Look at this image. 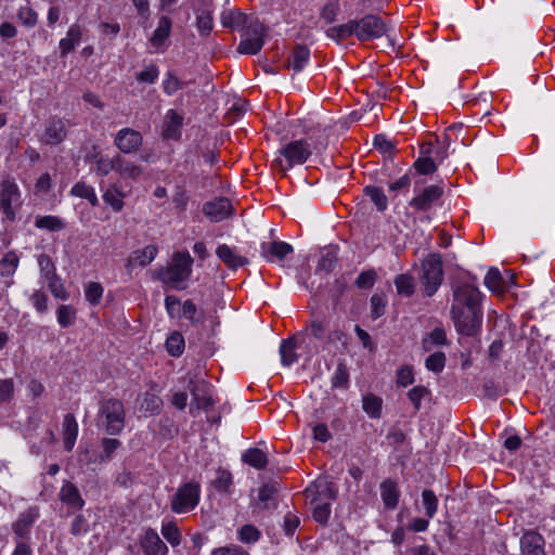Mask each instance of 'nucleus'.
Here are the masks:
<instances>
[{
	"label": "nucleus",
	"instance_id": "nucleus-31",
	"mask_svg": "<svg viewBox=\"0 0 555 555\" xmlns=\"http://www.w3.org/2000/svg\"><path fill=\"white\" fill-rule=\"evenodd\" d=\"M505 279L502 276L499 269L494 267L489 269L485 278V284L492 293L505 292Z\"/></svg>",
	"mask_w": 555,
	"mask_h": 555
},
{
	"label": "nucleus",
	"instance_id": "nucleus-62",
	"mask_svg": "<svg viewBox=\"0 0 555 555\" xmlns=\"http://www.w3.org/2000/svg\"><path fill=\"white\" fill-rule=\"evenodd\" d=\"M414 383L413 367L411 365H403L397 371V385L400 387H408Z\"/></svg>",
	"mask_w": 555,
	"mask_h": 555
},
{
	"label": "nucleus",
	"instance_id": "nucleus-44",
	"mask_svg": "<svg viewBox=\"0 0 555 555\" xmlns=\"http://www.w3.org/2000/svg\"><path fill=\"white\" fill-rule=\"evenodd\" d=\"M414 169L420 175H431L437 170V165L435 163V159L431 156H421L418 157L414 164Z\"/></svg>",
	"mask_w": 555,
	"mask_h": 555
},
{
	"label": "nucleus",
	"instance_id": "nucleus-53",
	"mask_svg": "<svg viewBox=\"0 0 555 555\" xmlns=\"http://www.w3.org/2000/svg\"><path fill=\"white\" fill-rule=\"evenodd\" d=\"M162 404L163 401L158 396L146 392L141 403V409L145 412H150L151 414H157L160 411Z\"/></svg>",
	"mask_w": 555,
	"mask_h": 555
},
{
	"label": "nucleus",
	"instance_id": "nucleus-61",
	"mask_svg": "<svg viewBox=\"0 0 555 555\" xmlns=\"http://www.w3.org/2000/svg\"><path fill=\"white\" fill-rule=\"evenodd\" d=\"M377 274L374 270H365L362 271L358 278L354 281V284L358 288L367 289L372 288L375 281H376Z\"/></svg>",
	"mask_w": 555,
	"mask_h": 555
},
{
	"label": "nucleus",
	"instance_id": "nucleus-21",
	"mask_svg": "<svg viewBox=\"0 0 555 555\" xmlns=\"http://www.w3.org/2000/svg\"><path fill=\"white\" fill-rule=\"evenodd\" d=\"M380 496L386 509H395L398 505L400 491L395 480L388 478L380 483Z\"/></svg>",
	"mask_w": 555,
	"mask_h": 555
},
{
	"label": "nucleus",
	"instance_id": "nucleus-1",
	"mask_svg": "<svg viewBox=\"0 0 555 555\" xmlns=\"http://www.w3.org/2000/svg\"><path fill=\"white\" fill-rule=\"evenodd\" d=\"M193 258L188 251H176L171 264L157 271V279L176 289H184L192 273Z\"/></svg>",
	"mask_w": 555,
	"mask_h": 555
},
{
	"label": "nucleus",
	"instance_id": "nucleus-6",
	"mask_svg": "<svg viewBox=\"0 0 555 555\" xmlns=\"http://www.w3.org/2000/svg\"><path fill=\"white\" fill-rule=\"evenodd\" d=\"M199 501V485L186 482L182 485L172 496L170 507L175 513L192 511Z\"/></svg>",
	"mask_w": 555,
	"mask_h": 555
},
{
	"label": "nucleus",
	"instance_id": "nucleus-19",
	"mask_svg": "<svg viewBox=\"0 0 555 555\" xmlns=\"http://www.w3.org/2000/svg\"><path fill=\"white\" fill-rule=\"evenodd\" d=\"M293 246L285 242H263L261 244V255L268 260H283L288 254L293 253Z\"/></svg>",
	"mask_w": 555,
	"mask_h": 555
},
{
	"label": "nucleus",
	"instance_id": "nucleus-58",
	"mask_svg": "<svg viewBox=\"0 0 555 555\" xmlns=\"http://www.w3.org/2000/svg\"><path fill=\"white\" fill-rule=\"evenodd\" d=\"M48 286L55 298L62 300H67L69 298V294L66 292L64 284L62 283L59 275L48 279Z\"/></svg>",
	"mask_w": 555,
	"mask_h": 555
},
{
	"label": "nucleus",
	"instance_id": "nucleus-63",
	"mask_svg": "<svg viewBox=\"0 0 555 555\" xmlns=\"http://www.w3.org/2000/svg\"><path fill=\"white\" fill-rule=\"evenodd\" d=\"M38 263L40 267V271L43 274V276L48 280L52 276L57 275L55 272L54 263L50 256L42 254L38 258Z\"/></svg>",
	"mask_w": 555,
	"mask_h": 555
},
{
	"label": "nucleus",
	"instance_id": "nucleus-27",
	"mask_svg": "<svg viewBox=\"0 0 555 555\" xmlns=\"http://www.w3.org/2000/svg\"><path fill=\"white\" fill-rule=\"evenodd\" d=\"M242 461L257 469H264L268 465L266 453L258 448H250L242 455Z\"/></svg>",
	"mask_w": 555,
	"mask_h": 555
},
{
	"label": "nucleus",
	"instance_id": "nucleus-30",
	"mask_svg": "<svg viewBox=\"0 0 555 555\" xmlns=\"http://www.w3.org/2000/svg\"><path fill=\"white\" fill-rule=\"evenodd\" d=\"M168 122L164 130V135L167 139L177 140L180 137V128L182 126L183 118L176 111L170 109L167 114Z\"/></svg>",
	"mask_w": 555,
	"mask_h": 555
},
{
	"label": "nucleus",
	"instance_id": "nucleus-35",
	"mask_svg": "<svg viewBox=\"0 0 555 555\" xmlns=\"http://www.w3.org/2000/svg\"><path fill=\"white\" fill-rule=\"evenodd\" d=\"M263 43L264 41L261 37H243L237 47V52L254 55L262 49Z\"/></svg>",
	"mask_w": 555,
	"mask_h": 555
},
{
	"label": "nucleus",
	"instance_id": "nucleus-5",
	"mask_svg": "<svg viewBox=\"0 0 555 555\" xmlns=\"http://www.w3.org/2000/svg\"><path fill=\"white\" fill-rule=\"evenodd\" d=\"M451 315L459 333L466 336H475L481 325V308L460 309L451 308Z\"/></svg>",
	"mask_w": 555,
	"mask_h": 555
},
{
	"label": "nucleus",
	"instance_id": "nucleus-28",
	"mask_svg": "<svg viewBox=\"0 0 555 555\" xmlns=\"http://www.w3.org/2000/svg\"><path fill=\"white\" fill-rule=\"evenodd\" d=\"M248 15L238 11V10H228L223 11L221 15V23L224 27L234 29V28H243V26L247 23Z\"/></svg>",
	"mask_w": 555,
	"mask_h": 555
},
{
	"label": "nucleus",
	"instance_id": "nucleus-13",
	"mask_svg": "<svg viewBox=\"0 0 555 555\" xmlns=\"http://www.w3.org/2000/svg\"><path fill=\"white\" fill-rule=\"evenodd\" d=\"M544 546L545 540L537 531L528 530L520 538L521 555H546Z\"/></svg>",
	"mask_w": 555,
	"mask_h": 555
},
{
	"label": "nucleus",
	"instance_id": "nucleus-47",
	"mask_svg": "<svg viewBox=\"0 0 555 555\" xmlns=\"http://www.w3.org/2000/svg\"><path fill=\"white\" fill-rule=\"evenodd\" d=\"M246 22L247 23L242 28V37H263L264 28L258 18L248 16Z\"/></svg>",
	"mask_w": 555,
	"mask_h": 555
},
{
	"label": "nucleus",
	"instance_id": "nucleus-34",
	"mask_svg": "<svg viewBox=\"0 0 555 555\" xmlns=\"http://www.w3.org/2000/svg\"><path fill=\"white\" fill-rule=\"evenodd\" d=\"M295 348H296L295 336L283 340V343L280 346L281 361H282L283 365L289 366L291 364H293L294 362L297 361V354L295 352Z\"/></svg>",
	"mask_w": 555,
	"mask_h": 555
},
{
	"label": "nucleus",
	"instance_id": "nucleus-60",
	"mask_svg": "<svg viewBox=\"0 0 555 555\" xmlns=\"http://www.w3.org/2000/svg\"><path fill=\"white\" fill-rule=\"evenodd\" d=\"M429 393V389L425 386H415L409 390L408 398L414 405L415 411L420 410L422 400Z\"/></svg>",
	"mask_w": 555,
	"mask_h": 555
},
{
	"label": "nucleus",
	"instance_id": "nucleus-3",
	"mask_svg": "<svg viewBox=\"0 0 555 555\" xmlns=\"http://www.w3.org/2000/svg\"><path fill=\"white\" fill-rule=\"evenodd\" d=\"M100 414L105 416L108 435H118L124 429L126 412L120 400L111 398L102 401Z\"/></svg>",
	"mask_w": 555,
	"mask_h": 555
},
{
	"label": "nucleus",
	"instance_id": "nucleus-59",
	"mask_svg": "<svg viewBox=\"0 0 555 555\" xmlns=\"http://www.w3.org/2000/svg\"><path fill=\"white\" fill-rule=\"evenodd\" d=\"M103 453L100 455L101 462L109 461L114 452L121 446V442L115 438L102 439Z\"/></svg>",
	"mask_w": 555,
	"mask_h": 555
},
{
	"label": "nucleus",
	"instance_id": "nucleus-41",
	"mask_svg": "<svg viewBox=\"0 0 555 555\" xmlns=\"http://www.w3.org/2000/svg\"><path fill=\"white\" fill-rule=\"evenodd\" d=\"M364 193L375 204L378 211H384L387 208V197L384 191L374 185H369L364 189Z\"/></svg>",
	"mask_w": 555,
	"mask_h": 555
},
{
	"label": "nucleus",
	"instance_id": "nucleus-18",
	"mask_svg": "<svg viewBox=\"0 0 555 555\" xmlns=\"http://www.w3.org/2000/svg\"><path fill=\"white\" fill-rule=\"evenodd\" d=\"M310 60V50L306 44H296L285 60V67L295 74L301 72Z\"/></svg>",
	"mask_w": 555,
	"mask_h": 555
},
{
	"label": "nucleus",
	"instance_id": "nucleus-25",
	"mask_svg": "<svg viewBox=\"0 0 555 555\" xmlns=\"http://www.w3.org/2000/svg\"><path fill=\"white\" fill-rule=\"evenodd\" d=\"M117 167L116 172L122 178V179H132L137 180L142 175L143 169L135 165L132 162H129L125 157H122L120 154H117Z\"/></svg>",
	"mask_w": 555,
	"mask_h": 555
},
{
	"label": "nucleus",
	"instance_id": "nucleus-7",
	"mask_svg": "<svg viewBox=\"0 0 555 555\" xmlns=\"http://www.w3.org/2000/svg\"><path fill=\"white\" fill-rule=\"evenodd\" d=\"M356 37L360 41L380 38L386 33V25L383 20L374 14L365 15L360 20H354Z\"/></svg>",
	"mask_w": 555,
	"mask_h": 555
},
{
	"label": "nucleus",
	"instance_id": "nucleus-11",
	"mask_svg": "<svg viewBox=\"0 0 555 555\" xmlns=\"http://www.w3.org/2000/svg\"><path fill=\"white\" fill-rule=\"evenodd\" d=\"M188 389L192 395L191 406L195 405L199 410L214 405V400L209 393V385L205 380L194 382L191 379Z\"/></svg>",
	"mask_w": 555,
	"mask_h": 555
},
{
	"label": "nucleus",
	"instance_id": "nucleus-55",
	"mask_svg": "<svg viewBox=\"0 0 555 555\" xmlns=\"http://www.w3.org/2000/svg\"><path fill=\"white\" fill-rule=\"evenodd\" d=\"M35 224L39 229H48L50 231H61L64 228L63 221L54 216L37 218Z\"/></svg>",
	"mask_w": 555,
	"mask_h": 555
},
{
	"label": "nucleus",
	"instance_id": "nucleus-45",
	"mask_svg": "<svg viewBox=\"0 0 555 555\" xmlns=\"http://www.w3.org/2000/svg\"><path fill=\"white\" fill-rule=\"evenodd\" d=\"M76 310L68 305H62L57 309V322L62 327H69L75 323Z\"/></svg>",
	"mask_w": 555,
	"mask_h": 555
},
{
	"label": "nucleus",
	"instance_id": "nucleus-33",
	"mask_svg": "<svg viewBox=\"0 0 555 555\" xmlns=\"http://www.w3.org/2000/svg\"><path fill=\"white\" fill-rule=\"evenodd\" d=\"M352 35H356L354 20L339 26L331 27L326 30V36L337 42Z\"/></svg>",
	"mask_w": 555,
	"mask_h": 555
},
{
	"label": "nucleus",
	"instance_id": "nucleus-9",
	"mask_svg": "<svg viewBox=\"0 0 555 555\" xmlns=\"http://www.w3.org/2000/svg\"><path fill=\"white\" fill-rule=\"evenodd\" d=\"M305 492L308 498H311V503H314L322 499L336 500L338 491L333 481L328 480L327 477H323L312 482Z\"/></svg>",
	"mask_w": 555,
	"mask_h": 555
},
{
	"label": "nucleus",
	"instance_id": "nucleus-24",
	"mask_svg": "<svg viewBox=\"0 0 555 555\" xmlns=\"http://www.w3.org/2000/svg\"><path fill=\"white\" fill-rule=\"evenodd\" d=\"M217 256L228 266V268L236 270L248 263V259L242 256H237L233 250L225 244L220 245L216 250Z\"/></svg>",
	"mask_w": 555,
	"mask_h": 555
},
{
	"label": "nucleus",
	"instance_id": "nucleus-39",
	"mask_svg": "<svg viewBox=\"0 0 555 555\" xmlns=\"http://www.w3.org/2000/svg\"><path fill=\"white\" fill-rule=\"evenodd\" d=\"M399 295L411 297L414 294V279L410 274H399L395 279Z\"/></svg>",
	"mask_w": 555,
	"mask_h": 555
},
{
	"label": "nucleus",
	"instance_id": "nucleus-8",
	"mask_svg": "<svg viewBox=\"0 0 555 555\" xmlns=\"http://www.w3.org/2000/svg\"><path fill=\"white\" fill-rule=\"evenodd\" d=\"M481 293L472 284H462L453 291L452 308L477 309L481 305Z\"/></svg>",
	"mask_w": 555,
	"mask_h": 555
},
{
	"label": "nucleus",
	"instance_id": "nucleus-56",
	"mask_svg": "<svg viewBox=\"0 0 555 555\" xmlns=\"http://www.w3.org/2000/svg\"><path fill=\"white\" fill-rule=\"evenodd\" d=\"M339 12V2L338 0H331L324 4L321 9L320 17L324 20L327 24H332L336 21L337 14Z\"/></svg>",
	"mask_w": 555,
	"mask_h": 555
},
{
	"label": "nucleus",
	"instance_id": "nucleus-4",
	"mask_svg": "<svg viewBox=\"0 0 555 555\" xmlns=\"http://www.w3.org/2000/svg\"><path fill=\"white\" fill-rule=\"evenodd\" d=\"M422 281L427 296H433L442 282V260L439 254H430L422 263Z\"/></svg>",
	"mask_w": 555,
	"mask_h": 555
},
{
	"label": "nucleus",
	"instance_id": "nucleus-54",
	"mask_svg": "<svg viewBox=\"0 0 555 555\" xmlns=\"http://www.w3.org/2000/svg\"><path fill=\"white\" fill-rule=\"evenodd\" d=\"M196 26L203 36H208L212 29V16L209 11L202 10L196 16Z\"/></svg>",
	"mask_w": 555,
	"mask_h": 555
},
{
	"label": "nucleus",
	"instance_id": "nucleus-46",
	"mask_svg": "<svg viewBox=\"0 0 555 555\" xmlns=\"http://www.w3.org/2000/svg\"><path fill=\"white\" fill-rule=\"evenodd\" d=\"M371 318L376 320L385 314L386 311V299L383 293H375L371 299Z\"/></svg>",
	"mask_w": 555,
	"mask_h": 555
},
{
	"label": "nucleus",
	"instance_id": "nucleus-57",
	"mask_svg": "<svg viewBox=\"0 0 555 555\" xmlns=\"http://www.w3.org/2000/svg\"><path fill=\"white\" fill-rule=\"evenodd\" d=\"M103 295V286L99 282H89L86 289V299L93 306L100 304Z\"/></svg>",
	"mask_w": 555,
	"mask_h": 555
},
{
	"label": "nucleus",
	"instance_id": "nucleus-14",
	"mask_svg": "<svg viewBox=\"0 0 555 555\" xmlns=\"http://www.w3.org/2000/svg\"><path fill=\"white\" fill-rule=\"evenodd\" d=\"M443 194V189L439 185H429L423 190L421 194L412 198L410 206L416 210H428L433 204Z\"/></svg>",
	"mask_w": 555,
	"mask_h": 555
},
{
	"label": "nucleus",
	"instance_id": "nucleus-17",
	"mask_svg": "<svg viewBox=\"0 0 555 555\" xmlns=\"http://www.w3.org/2000/svg\"><path fill=\"white\" fill-rule=\"evenodd\" d=\"M141 546L145 555H166L168 547L162 541L157 532L149 528L141 540Z\"/></svg>",
	"mask_w": 555,
	"mask_h": 555
},
{
	"label": "nucleus",
	"instance_id": "nucleus-64",
	"mask_svg": "<svg viewBox=\"0 0 555 555\" xmlns=\"http://www.w3.org/2000/svg\"><path fill=\"white\" fill-rule=\"evenodd\" d=\"M232 485V474L229 470L219 469L218 476L214 481V487L218 491H228Z\"/></svg>",
	"mask_w": 555,
	"mask_h": 555
},
{
	"label": "nucleus",
	"instance_id": "nucleus-23",
	"mask_svg": "<svg viewBox=\"0 0 555 555\" xmlns=\"http://www.w3.org/2000/svg\"><path fill=\"white\" fill-rule=\"evenodd\" d=\"M63 436H64V449L72 451L77 436H78V424L74 414L68 413L64 416L63 421Z\"/></svg>",
	"mask_w": 555,
	"mask_h": 555
},
{
	"label": "nucleus",
	"instance_id": "nucleus-51",
	"mask_svg": "<svg viewBox=\"0 0 555 555\" xmlns=\"http://www.w3.org/2000/svg\"><path fill=\"white\" fill-rule=\"evenodd\" d=\"M422 500H423V505H424L426 515L429 518L434 517V515L437 512V506H438V500H437V496L434 493V491L429 490V489H425L422 492Z\"/></svg>",
	"mask_w": 555,
	"mask_h": 555
},
{
	"label": "nucleus",
	"instance_id": "nucleus-37",
	"mask_svg": "<svg viewBox=\"0 0 555 555\" xmlns=\"http://www.w3.org/2000/svg\"><path fill=\"white\" fill-rule=\"evenodd\" d=\"M18 261L20 259L15 251H8L0 260V274L7 278L13 275L18 266Z\"/></svg>",
	"mask_w": 555,
	"mask_h": 555
},
{
	"label": "nucleus",
	"instance_id": "nucleus-36",
	"mask_svg": "<svg viewBox=\"0 0 555 555\" xmlns=\"http://www.w3.org/2000/svg\"><path fill=\"white\" fill-rule=\"evenodd\" d=\"M278 493V486L276 482H268L264 483L260 489L258 493L259 502L263 504V508H270V502L273 501L272 507H276V502L274 501V496Z\"/></svg>",
	"mask_w": 555,
	"mask_h": 555
},
{
	"label": "nucleus",
	"instance_id": "nucleus-12",
	"mask_svg": "<svg viewBox=\"0 0 555 555\" xmlns=\"http://www.w3.org/2000/svg\"><path fill=\"white\" fill-rule=\"evenodd\" d=\"M20 197L17 185L10 181L4 180L1 185L0 192V208L8 219L14 220L15 212L12 208V204Z\"/></svg>",
	"mask_w": 555,
	"mask_h": 555
},
{
	"label": "nucleus",
	"instance_id": "nucleus-50",
	"mask_svg": "<svg viewBox=\"0 0 555 555\" xmlns=\"http://www.w3.org/2000/svg\"><path fill=\"white\" fill-rule=\"evenodd\" d=\"M349 382V373L344 362L337 364L336 372L332 377L333 388H347Z\"/></svg>",
	"mask_w": 555,
	"mask_h": 555
},
{
	"label": "nucleus",
	"instance_id": "nucleus-42",
	"mask_svg": "<svg viewBox=\"0 0 555 555\" xmlns=\"http://www.w3.org/2000/svg\"><path fill=\"white\" fill-rule=\"evenodd\" d=\"M182 317L190 320L192 324H202L204 322V312L198 311L192 300H185L182 305Z\"/></svg>",
	"mask_w": 555,
	"mask_h": 555
},
{
	"label": "nucleus",
	"instance_id": "nucleus-22",
	"mask_svg": "<svg viewBox=\"0 0 555 555\" xmlns=\"http://www.w3.org/2000/svg\"><path fill=\"white\" fill-rule=\"evenodd\" d=\"M157 255V247L147 245L143 249L134 250L128 258L126 268L129 270L134 266L145 267L151 263Z\"/></svg>",
	"mask_w": 555,
	"mask_h": 555
},
{
	"label": "nucleus",
	"instance_id": "nucleus-48",
	"mask_svg": "<svg viewBox=\"0 0 555 555\" xmlns=\"http://www.w3.org/2000/svg\"><path fill=\"white\" fill-rule=\"evenodd\" d=\"M446 365V354L442 351H437L427 357L425 366L428 371L440 373Z\"/></svg>",
	"mask_w": 555,
	"mask_h": 555
},
{
	"label": "nucleus",
	"instance_id": "nucleus-10",
	"mask_svg": "<svg viewBox=\"0 0 555 555\" xmlns=\"http://www.w3.org/2000/svg\"><path fill=\"white\" fill-rule=\"evenodd\" d=\"M142 134L131 128L120 129L114 140L115 145L120 152L131 154L137 152L142 145Z\"/></svg>",
	"mask_w": 555,
	"mask_h": 555
},
{
	"label": "nucleus",
	"instance_id": "nucleus-26",
	"mask_svg": "<svg viewBox=\"0 0 555 555\" xmlns=\"http://www.w3.org/2000/svg\"><path fill=\"white\" fill-rule=\"evenodd\" d=\"M172 21L168 16H162L158 21V26L155 29L152 38L151 43L155 48H159L164 44L166 39L169 37L171 31Z\"/></svg>",
	"mask_w": 555,
	"mask_h": 555
},
{
	"label": "nucleus",
	"instance_id": "nucleus-40",
	"mask_svg": "<svg viewBox=\"0 0 555 555\" xmlns=\"http://www.w3.org/2000/svg\"><path fill=\"white\" fill-rule=\"evenodd\" d=\"M184 346V338L179 332H173L166 340V349L172 357H179L182 354Z\"/></svg>",
	"mask_w": 555,
	"mask_h": 555
},
{
	"label": "nucleus",
	"instance_id": "nucleus-49",
	"mask_svg": "<svg viewBox=\"0 0 555 555\" xmlns=\"http://www.w3.org/2000/svg\"><path fill=\"white\" fill-rule=\"evenodd\" d=\"M117 154L113 158L100 156L96 158V175L100 177L107 176L112 170L116 171Z\"/></svg>",
	"mask_w": 555,
	"mask_h": 555
},
{
	"label": "nucleus",
	"instance_id": "nucleus-20",
	"mask_svg": "<svg viewBox=\"0 0 555 555\" xmlns=\"http://www.w3.org/2000/svg\"><path fill=\"white\" fill-rule=\"evenodd\" d=\"M59 496L63 503L72 508L81 509L85 506V500L81 498L77 486L69 481L64 482Z\"/></svg>",
	"mask_w": 555,
	"mask_h": 555
},
{
	"label": "nucleus",
	"instance_id": "nucleus-16",
	"mask_svg": "<svg viewBox=\"0 0 555 555\" xmlns=\"http://www.w3.org/2000/svg\"><path fill=\"white\" fill-rule=\"evenodd\" d=\"M67 130L63 119L59 117H51L47 121L43 141L50 145L60 144L65 140Z\"/></svg>",
	"mask_w": 555,
	"mask_h": 555
},
{
	"label": "nucleus",
	"instance_id": "nucleus-15",
	"mask_svg": "<svg viewBox=\"0 0 555 555\" xmlns=\"http://www.w3.org/2000/svg\"><path fill=\"white\" fill-rule=\"evenodd\" d=\"M231 201L225 197L207 202L203 206V212L214 222H218L227 218L231 214Z\"/></svg>",
	"mask_w": 555,
	"mask_h": 555
},
{
	"label": "nucleus",
	"instance_id": "nucleus-32",
	"mask_svg": "<svg viewBox=\"0 0 555 555\" xmlns=\"http://www.w3.org/2000/svg\"><path fill=\"white\" fill-rule=\"evenodd\" d=\"M448 345L446 331L441 327H436L422 340V346L425 351H430L434 346Z\"/></svg>",
	"mask_w": 555,
	"mask_h": 555
},
{
	"label": "nucleus",
	"instance_id": "nucleus-38",
	"mask_svg": "<svg viewBox=\"0 0 555 555\" xmlns=\"http://www.w3.org/2000/svg\"><path fill=\"white\" fill-rule=\"evenodd\" d=\"M70 194L87 199L92 206L98 205V197L94 193L93 188L87 185L85 182H77L72 188Z\"/></svg>",
	"mask_w": 555,
	"mask_h": 555
},
{
	"label": "nucleus",
	"instance_id": "nucleus-43",
	"mask_svg": "<svg viewBox=\"0 0 555 555\" xmlns=\"http://www.w3.org/2000/svg\"><path fill=\"white\" fill-rule=\"evenodd\" d=\"M121 196L122 194L115 186H112L104 192L103 201L106 205L111 206L114 211H120L124 207Z\"/></svg>",
	"mask_w": 555,
	"mask_h": 555
},
{
	"label": "nucleus",
	"instance_id": "nucleus-2",
	"mask_svg": "<svg viewBox=\"0 0 555 555\" xmlns=\"http://www.w3.org/2000/svg\"><path fill=\"white\" fill-rule=\"evenodd\" d=\"M281 155L285 157L286 166L283 160L278 158L273 162V167H279L283 171L292 168L295 165H302L311 156L312 150L310 144L306 140H295L287 143L283 149L280 150Z\"/></svg>",
	"mask_w": 555,
	"mask_h": 555
},
{
	"label": "nucleus",
	"instance_id": "nucleus-52",
	"mask_svg": "<svg viewBox=\"0 0 555 555\" xmlns=\"http://www.w3.org/2000/svg\"><path fill=\"white\" fill-rule=\"evenodd\" d=\"M164 538L172 545L178 546L181 542V534L177 525L172 521L164 524L162 527Z\"/></svg>",
	"mask_w": 555,
	"mask_h": 555
},
{
	"label": "nucleus",
	"instance_id": "nucleus-29",
	"mask_svg": "<svg viewBox=\"0 0 555 555\" xmlns=\"http://www.w3.org/2000/svg\"><path fill=\"white\" fill-rule=\"evenodd\" d=\"M383 400L374 393H367L362 399L363 411L371 418H379L382 416Z\"/></svg>",
	"mask_w": 555,
	"mask_h": 555
}]
</instances>
